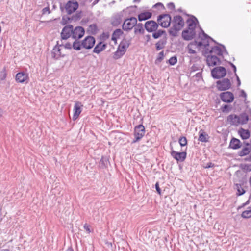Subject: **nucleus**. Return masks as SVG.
Here are the masks:
<instances>
[{
	"label": "nucleus",
	"mask_w": 251,
	"mask_h": 251,
	"mask_svg": "<svg viewBox=\"0 0 251 251\" xmlns=\"http://www.w3.org/2000/svg\"><path fill=\"white\" fill-rule=\"evenodd\" d=\"M172 27L169 30L170 35L176 36L177 32L184 26L185 23L182 17L180 15L175 16L172 21Z\"/></svg>",
	"instance_id": "nucleus-1"
},
{
	"label": "nucleus",
	"mask_w": 251,
	"mask_h": 251,
	"mask_svg": "<svg viewBox=\"0 0 251 251\" xmlns=\"http://www.w3.org/2000/svg\"><path fill=\"white\" fill-rule=\"evenodd\" d=\"M202 40H206V43H202L201 42H198L194 41L187 46L188 52L190 54H196V51L193 49V46H195L197 47H200L202 46H204V48L206 49L207 47L209 46V40H211L216 44H218L213 39L208 36L206 33L203 32V37H202Z\"/></svg>",
	"instance_id": "nucleus-2"
},
{
	"label": "nucleus",
	"mask_w": 251,
	"mask_h": 251,
	"mask_svg": "<svg viewBox=\"0 0 251 251\" xmlns=\"http://www.w3.org/2000/svg\"><path fill=\"white\" fill-rule=\"evenodd\" d=\"M129 45V43H127L126 41H122L118 46L117 50L114 52L113 58L115 60L121 58L126 53Z\"/></svg>",
	"instance_id": "nucleus-3"
},
{
	"label": "nucleus",
	"mask_w": 251,
	"mask_h": 251,
	"mask_svg": "<svg viewBox=\"0 0 251 251\" xmlns=\"http://www.w3.org/2000/svg\"><path fill=\"white\" fill-rule=\"evenodd\" d=\"M137 18L134 17H131L129 18H126L124 20L122 25V29L125 31L128 32L133 28L137 24Z\"/></svg>",
	"instance_id": "nucleus-4"
},
{
	"label": "nucleus",
	"mask_w": 251,
	"mask_h": 251,
	"mask_svg": "<svg viewBox=\"0 0 251 251\" xmlns=\"http://www.w3.org/2000/svg\"><path fill=\"white\" fill-rule=\"evenodd\" d=\"M157 21L159 25L164 28L168 27L172 20L171 16L168 14L159 15L157 17Z\"/></svg>",
	"instance_id": "nucleus-5"
},
{
	"label": "nucleus",
	"mask_w": 251,
	"mask_h": 251,
	"mask_svg": "<svg viewBox=\"0 0 251 251\" xmlns=\"http://www.w3.org/2000/svg\"><path fill=\"white\" fill-rule=\"evenodd\" d=\"M145 133V127L143 125L140 124L136 126L134 128V136L135 138L132 142V143H135L136 142L140 140L144 136Z\"/></svg>",
	"instance_id": "nucleus-6"
},
{
	"label": "nucleus",
	"mask_w": 251,
	"mask_h": 251,
	"mask_svg": "<svg viewBox=\"0 0 251 251\" xmlns=\"http://www.w3.org/2000/svg\"><path fill=\"white\" fill-rule=\"evenodd\" d=\"M226 74V70L224 67H216L211 70L212 76L215 79L223 78Z\"/></svg>",
	"instance_id": "nucleus-7"
},
{
	"label": "nucleus",
	"mask_w": 251,
	"mask_h": 251,
	"mask_svg": "<svg viewBox=\"0 0 251 251\" xmlns=\"http://www.w3.org/2000/svg\"><path fill=\"white\" fill-rule=\"evenodd\" d=\"M217 89L220 91H225L229 89L231 87V82L229 79L224 78L216 82Z\"/></svg>",
	"instance_id": "nucleus-8"
},
{
	"label": "nucleus",
	"mask_w": 251,
	"mask_h": 251,
	"mask_svg": "<svg viewBox=\"0 0 251 251\" xmlns=\"http://www.w3.org/2000/svg\"><path fill=\"white\" fill-rule=\"evenodd\" d=\"M159 24L153 20L147 21L144 25L145 29L148 32H153L158 29Z\"/></svg>",
	"instance_id": "nucleus-9"
},
{
	"label": "nucleus",
	"mask_w": 251,
	"mask_h": 251,
	"mask_svg": "<svg viewBox=\"0 0 251 251\" xmlns=\"http://www.w3.org/2000/svg\"><path fill=\"white\" fill-rule=\"evenodd\" d=\"M73 25H68L65 26L61 31V37L62 40H67L72 37Z\"/></svg>",
	"instance_id": "nucleus-10"
},
{
	"label": "nucleus",
	"mask_w": 251,
	"mask_h": 251,
	"mask_svg": "<svg viewBox=\"0 0 251 251\" xmlns=\"http://www.w3.org/2000/svg\"><path fill=\"white\" fill-rule=\"evenodd\" d=\"M84 32V29L81 26H76L75 28L73 27L72 37L75 40H78L83 36Z\"/></svg>",
	"instance_id": "nucleus-11"
},
{
	"label": "nucleus",
	"mask_w": 251,
	"mask_h": 251,
	"mask_svg": "<svg viewBox=\"0 0 251 251\" xmlns=\"http://www.w3.org/2000/svg\"><path fill=\"white\" fill-rule=\"evenodd\" d=\"M78 7V3L76 1L70 0L65 5V9L68 14L74 12Z\"/></svg>",
	"instance_id": "nucleus-12"
},
{
	"label": "nucleus",
	"mask_w": 251,
	"mask_h": 251,
	"mask_svg": "<svg viewBox=\"0 0 251 251\" xmlns=\"http://www.w3.org/2000/svg\"><path fill=\"white\" fill-rule=\"evenodd\" d=\"M172 151H171V155L177 161L183 162L186 158L187 153L185 151L177 152L174 150L172 147Z\"/></svg>",
	"instance_id": "nucleus-13"
},
{
	"label": "nucleus",
	"mask_w": 251,
	"mask_h": 251,
	"mask_svg": "<svg viewBox=\"0 0 251 251\" xmlns=\"http://www.w3.org/2000/svg\"><path fill=\"white\" fill-rule=\"evenodd\" d=\"M95 43V38L91 36H87L82 41V46L86 49H90L93 48Z\"/></svg>",
	"instance_id": "nucleus-14"
},
{
	"label": "nucleus",
	"mask_w": 251,
	"mask_h": 251,
	"mask_svg": "<svg viewBox=\"0 0 251 251\" xmlns=\"http://www.w3.org/2000/svg\"><path fill=\"white\" fill-rule=\"evenodd\" d=\"M220 45L222 47L223 49L219 46H216L211 48L209 51V53L211 54L213 53L219 56H223L225 54H227L228 52L225 49V46L222 45Z\"/></svg>",
	"instance_id": "nucleus-15"
},
{
	"label": "nucleus",
	"mask_w": 251,
	"mask_h": 251,
	"mask_svg": "<svg viewBox=\"0 0 251 251\" xmlns=\"http://www.w3.org/2000/svg\"><path fill=\"white\" fill-rule=\"evenodd\" d=\"M220 97L223 102L226 103H230L234 100L233 93L229 91L221 93L220 95Z\"/></svg>",
	"instance_id": "nucleus-16"
},
{
	"label": "nucleus",
	"mask_w": 251,
	"mask_h": 251,
	"mask_svg": "<svg viewBox=\"0 0 251 251\" xmlns=\"http://www.w3.org/2000/svg\"><path fill=\"white\" fill-rule=\"evenodd\" d=\"M196 34V30L190 29H186L182 32L183 39L186 41L191 40L193 39Z\"/></svg>",
	"instance_id": "nucleus-17"
},
{
	"label": "nucleus",
	"mask_w": 251,
	"mask_h": 251,
	"mask_svg": "<svg viewBox=\"0 0 251 251\" xmlns=\"http://www.w3.org/2000/svg\"><path fill=\"white\" fill-rule=\"evenodd\" d=\"M83 105H82L81 103L79 101H75V104L74 106V114L73 116V120L74 121L76 120L80 114L81 113L82 111V107Z\"/></svg>",
	"instance_id": "nucleus-18"
},
{
	"label": "nucleus",
	"mask_w": 251,
	"mask_h": 251,
	"mask_svg": "<svg viewBox=\"0 0 251 251\" xmlns=\"http://www.w3.org/2000/svg\"><path fill=\"white\" fill-rule=\"evenodd\" d=\"M206 62L208 66H214L221 63L219 58L215 55H208L206 57Z\"/></svg>",
	"instance_id": "nucleus-19"
},
{
	"label": "nucleus",
	"mask_w": 251,
	"mask_h": 251,
	"mask_svg": "<svg viewBox=\"0 0 251 251\" xmlns=\"http://www.w3.org/2000/svg\"><path fill=\"white\" fill-rule=\"evenodd\" d=\"M239 120L238 116L234 114L229 115L227 118V123L234 126H238L240 125Z\"/></svg>",
	"instance_id": "nucleus-20"
},
{
	"label": "nucleus",
	"mask_w": 251,
	"mask_h": 251,
	"mask_svg": "<svg viewBox=\"0 0 251 251\" xmlns=\"http://www.w3.org/2000/svg\"><path fill=\"white\" fill-rule=\"evenodd\" d=\"M60 46H58V44L54 47L51 51V56L55 59H59L60 57H63L64 55H62Z\"/></svg>",
	"instance_id": "nucleus-21"
},
{
	"label": "nucleus",
	"mask_w": 251,
	"mask_h": 251,
	"mask_svg": "<svg viewBox=\"0 0 251 251\" xmlns=\"http://www.w3.org/2000/svg\"><path fill=\"white\" fill-rule=\"evenodd\" d=\"M28 79V75L24 72H21L16 74V80L19 83H24Z\"/></svg>",
	"instance_id": "nucleus-22"
},
{
	"label": "nucleus",
	"mask_w": 251,
	"mask_h": 251,
	"mask_svg": "<svg viewBox=\"0 0 251 251\" xmlns=\"http://www.w3.org/2000/svg\"><path fill=\"white\" fill-rule=\"evenodd\" d=\"M197 23H198L197 19L195 16H192L191 18L188 19L186 21L188 25L187 29L196 30Z\"/></svg>",
	"instance_id": "nucleus-23"
},
{
	"label": "nucleus",
	"mask_w": 251,
	"mask_h": 251,
	"mask_svg": "<svg viewBox=\"0 0 251 251\" xmlns=\"http://www.w3.org/2000/svg\"><path fill=\"white\" fill-rule=\"evenodd\" d=\"M152 34V37L154 39H157L159 38H167V33L163 29H159L156 30L155 31H153Z\"/></svg>",
	"instance_id": "nucleus-24"
},
{
	"label": "nucleus",
	"mask_w": 251,
	"mask_h": 251,
	"mask_svg": "<svg viewBox=\"0 0 251 251\" xmlns=\"http://www.w3.org/2000/svg\"><path fill=\"white\" fill-rule=\"evenodd\" d=\"M167 42V38H162L155 43V48L157 50L164 49Z\"/></svg>",
	"instance_id": "nucleus-25"
},
{
	"label": "nucleus",
	"mask_w": 251,
	"mask_h": 251,
	"mask_svg": "<svg viewBox=\"0 0 251 251\" xmlns=\"http://www.w3.org/2000/svg\"><path fill=\"white\" fill-rule=\"evenodd\" d=\"M199 135L198 140L199 141L204 143L208 142L209 136L204 130L201 129L199 132Z\"/></svg>",
	"instance_id": "nucleus-26"
},
{
	"label": "nucleus",
	"mask_w": 251,
	"mask_h": 251,
	"mask_svg": "<svg viewBox=\"0 0 251 251\" xmlns=\"http://www.w3.org/2000/svg\"><path fill=\"white\" fill-rule=\"evenodd\" d=\"M106 47V45L102 42H100L95 47L93 50V52L99 54L102 51L104 50Z\"/></svg>",
	"instance_id": "nucleus-27"
},
{
	"label": "nucleus",
	"mask_w": 251,
	"mask_h": 251,
	"mask_svg": "<svg viewBox=\"0 0 251 251\" xmlns=\"http://www.w3.org/2000/svg\"><path fill=\"white\" fill-rule=\"evenodd\" d=\"M229 147L234 150L238 149L241 147V142L239 139L233 138L230 142Z\"/></svg>",
	"instance_id": "nucleus-28"
},
{
	"label": "nucleus",
	"mask_w": 251,
	"mask_h": 251,
	"mask_svg": "<svg viewBox=\"0 0 251 251\" xmlns=\"http://www.w3.org/2000/svg\"><path fill=\"white\" fill-rule=\"evenodd\" d=\"M238 134L243 140L247 139L249 138L250 136V132L249 130L244 129L243 128L239 129L238 130Z\"/></svg>",
	"instance_id": "nucleus-29"
},
{
	"label": "nucleus",
	"mask_w": 251,
	"mask_h": 251,
	"mask_svg": "<svg viewBox=\"0 0 251 251\" xmlns=\"http://www.w3.org/2000/svg\"><path fill=\"white\" fill-rule=\"evenodd\" d=\"M134 28V32L135 34L138 33L144 34L145 32L144 28L143 27V25L142 23H137L136 24Z\"/></svg>",
	"instance_id": "nucleus-30"
},
{
	"label": "nucleus",
	"mask_w": 251,
	"mask_h": 251,
	"mask_svg": "<svg viewBox=\"0 0 251 251\" xmlns=\"http://www.w3.org/2000/svg\"><path fill=\"white\" fill-rule=\"evenodd\" d=\"M122 17L123 15L122 13H119L117 14L113 19L112 24L114 26H117L119 25L123 21Z\"/></svg>",
	"instance_id": "nucleus-31"
},
{
	"label": "nucleus",
	"mask_w": 251,
	"mask_h": 251,
	"mask_svg": "<svg viewBox=\"0 0 251 251\" xmlns=\"http://www.w3.org/2000/svg\"><path fill=\"white\" fill-rule=\"evenodd\" d=\"M152 14L150 12H145L138 15V18L139 21H145L150 19L151 17Z\"/></svg>",
	"instance_id": "nucleus-32"
},
{
	"label": "nucleus",
	"mask_w": 251,
	"mask_h": 251,
	"mask_svg": "<svg viewBox=\"0 0 251 251\" xmlns=\"http://www.w3.org/2000/svg\"><path fill=\"white\" fill-rule=\"evenodd\" d=\"M240 122V125H244L247 123L249 120V117L248 114L246 113L241 114L238 116Z\"/></svg>",
	"instance_id": "nucleus-33"
},
{
	"label": "nucleus",
	"mask_w": 251,
	"mask_h": 251,
	"mask_svg": "<svg viewBox=\"0 0 251 251\" xmlns=\"http://www.w3.org/2000/svg\"><path fill=\"white\" fill-rule=\"evenodd\" d=\"M122 34H123V32L121 29H116L112 34V40H116Z\"/></svg>",
	"instance_id": "nucleus-34"
},
{
	"label": "nucleus",
	"mask_w": 251,
	"mask_h": 251,
	"mask_svg": "<svg viewBox=\"0 0 251 251\" xmlns=\"http://www.w3.org/2000/svg\"><path fill=\"white\" fill-rule=\"evenodd\" d=\"M241 217L244 219L251 218V207H249L246 210L244 211L241 214Z\"/></svg>",
	"instance_id": "nucleus-35"
},
{
	"label": "nucleus",
	"mask_w": 251,
	"mask_h": 251,
	"mask_svg": "<svg viewBox=\"0 0 251 251\" xmlns=\"http://www.w3.org/2000/svg\"><path fill=\"white\" fill-rule=\"evenodd\" d=\"M240 167L242 170V171L245 173H248L251 171V164H241L240 166Z\"/></svg>",
	"instance_id": "nucleus-36"
},
{
	"label": "nucleus",
	"mask_w": 251,
	"mask_h": 251,
	"mask_svg": "<svg viewBox=\"0 0 251 251\" xmlns=\"http://www.w3.org/2000/svg\"><path fill=\"white\" fill-rule=\"evenodd\" d=\"M235 188L237 189V195L238 196H241L245 193V190L243 189L241 184H236Z\"/></svg>",
	"instance_id": "nucleus-37"
},
{
	"label": "nucleus",
	"mask_w": 251,
	"mask_h": 251,
	"mask_svg": "<svg viewBox=\"0 0 251 251\" xmlns=\"http://www.w3.org/2000/svg\"><path fill=\"white\" fill-rule=\"evenodd\" d=\"M81 47H82V43H81L78 40H75L72 45V48L76 50H80Z\"/></svg>",
	"instance_id": "nucleus-38"
},
{
	"label": "nucleus",
	"mask_w": 251,
	"mask_h": 251,
	"mask_svg": "<svg viewBox=\"0 0 251 251\" xmlns=\"http://www.w3.org/2000/svg\"><path fill=\"white\" fill-rule=\"evenodd\" d=\"M250 150L249 148L244 147V148H243L242 149V150H241L240 151H239L238 155L240 156H245V155L248 154L250 153Z\"/></svg>",
	"instance_id": "nucleus-39"
},
{
	"label": "nucleus",
	"mask_w": 251,
	"mask_h": 251,
	"mask_svg": "<svg viewBox=\"0 0 251 251\" xmlns=\"http://www.w3.org/2000/svg\"><path fill=\"white\" fill-rule=\"evenodd\" d=\"M7 76V73L6 71V69L4 67L2 71L0 72V80H4L6 79Z\"/></svg>",
	"instance_id": "nucleus-40"
},
{
	"label": "nucleus",
	"mask_w": 251,
	"mask_h": 251,
	"mask_svg": "<svg viewBox=\"0 0 251 251\" xmlns=\"http://www.w3.org/2000/svg\"><path fill=\"white\" fill-rule=\"evenodd\" d=\"M178 142L181 147L185 146L187 144V140L185 137H180Z\"/></svg>",
	"instance_id": "nucleus-41"
},
{
	"label": "nucleus",
	"mask_w": 251,
	"mask_h": 251,
	"mask_svg": "<svg viewBox=\"0 0 251 251\" xmlns=\"http://www.w3.org/2000/svg\"><path fill=\"white\" fill-rule=\"evenodd\" d=\"M164 57V51H162L160 52L158 54V55L155 60V63L157 64V62H160L163 59Z\"/></svg>",
	"instance_id": "nucleus-42"
},
{
	"label": "nucleus",
	"mask_w": 251,
	"mask_h": 251,
	"mask_svg": "<svg viewBox=\"0 0 251 251\" xmlns=\"http://www.w3.org/2000/svg\"><path fill=\"white\" fill-rule=\"evenodd\" d=\"M177 57L175 56L171 57L168 60L169 63L171 65H175L177 63Z\"/></svg>",
	"instance_id": "nucleus-43"
},
{
	"label": "nucleus",
	"mask_w": 251,
	"mask_h": 251,
	"mask_svg": "<svg viewBox=\"0 0 251 251\" xmlns=\"http://www.w3.org/2000/svg\"><path fill=\"white\" fill-rule=\"evenodd\" d=\"M82 16V12H79L75 14V15L74 17V19L75 21L79 20Z\"/></svg>",
	"instance_id": "nucleus-44"
},
{
	"label": "nucleus",
	"mask_w": 251,
	"mask_h": 251,
	"mask_svg": "<svg viewBox=\"0 0 251 251\" xmlns=\"http://www.w3.org/2000/svg\"><path fill=\"white\" fill-rule=\"evenodd\" d=\"M221 110L222 112H229L230 109L229 108V106L228 105H225L222 107Z\"/></svg>",
	"instance_id": "nucleus-45"
},
{
	"label": "nucleus",
	"mask_w": 251,
	"mask_h": 251,
	"mask_svg": "<svg viewBox=\"0 0 251 251\" xmlns=\"http://www.w3.org/2000/svg\"><path fill=\"white\" fill-rule=\"evenodd\" d=\"M83 227L84 228V229L88 233H90L91 231L90 230V225H89L88 224H87V223H85L84 225V226H83Z\"/></svg>",
	"instance_id": "nucleus-46"
},
{
	"label": "nucleus",
	"mask_w": 251,
	"mask_h": 251,
	"mask_svg": "<svg viewBox=\"0 0 251 251\" xmlns=\"http://www.w3.org/2000/svg\"><path fill=\"white\" fill-rule=\"evenodd\" d=\"M167 6L168 8H169V9H171V10H174L175 8V4L173 2H170V3H168Z\"/></svg>",
	"instance_id": "nucleus-47"
},
{
	"label": "nucleus",
	"mask_w": 251,
	"mask_h": 251,
	"mask_svg": "<svg viewBox=\"0 0 251 251\" xmlns=\"http://www.w3.org/2000/svg\"><path fill=\"white\" fill-rule=\"evenodd\" d=\"M46 13H48V14L50 13V11L49 7H45L42 10V13L43 14H46Z\"/></svg>",
	"instance_id": "nucleus-48"
},
{
	"label": "nucleus",
	"mask_w": 251,
	"mask_h": 251,
	"mask_svg": "<svg viewBox=\"0 0 251 251\" xmlns=\"http://www.w3.org/2000/svg\"><path fill=\"white\" fill-rule=\"evenodd\" d=\"M105 162H107V159L105 157L102 156L100 160V164L105 166Z\"/></svg>",
	"instance_id": "nucleus-49"
},
{
	"label": "nucleus",
	"mask_w": 251,
	"mask_h": 251,
	"mask_svg": "<svg viewBox=\"0 0 251 251\" xmlns=\"http://www.w3.org/2000/svg\"><path fill=\"white\" fill-rule=\"evenodd\" d=\"M155 188H156V191L157 192V193L159 194V195H161V190L159 187V183L158 182H156V184H155Z\"/></svg>",
	"instance_id": "nucleus-50"
},
{
	"label": "nucleus",
	"mask_w": 251,
	"mask_h": 251,
	"mask_svg": "<svg viewBox=\"0 0 251 251\" xmlns=\"http://www.w3.org/2000/svg\"><path fill=\"white\" fill-rule=\"evenodd\" d=\"M198 70V67L195 64H194L191 67V72H195Z\"/></svg>",
	"instance_id": "nucleus-51"
},
{
	"label": "nucleus",
	"mask_w": 251,
	"mask_h": 251,
	"mask_svg": "<svg viewBox=\"0 0 251 251\" xmlns=\"http://www.w3.org/2000/svg\"><path fill=\"white\" fill-rule=\"evenodd\" d=\"M240 96L244 97L245 99L247 98V94L244 90H241V94Z\"/></svg>",
	"instance_id": "nucleus-52"
},
{
	"label": "nucleus",
	"mask_w": 251,
	"mask_h": 251,
	"mask_svg": "<svg viewBox=\"0 0 251 251\" xmlns=\"http://www.w3.org/2000/svg\"><path fill=\"white\" fill-rule=\"evenodd\" d=\"M235 75L236 76V80H237V86L239 87L240 86V85H241L240 80L239 77H238V76L237 75L236 73H235Z\"/></svg>",
	"instance_id": "nucleus-53"
},
{
	"label": "nucleus",
	"mask_w": 251,
	"mask_h": 251,
	"mask_svg": "<svg viewBox=\"0 0 251 251\" xmlns=\"http://www.w3.org/2000/svg\"><path fill=\"white\" fill-rule=\"evenodd\" d=\"M64 47L66 49H71L72 48V45L70 43H67Z\"/></svg>",
	"instance_id": "nucleus-54"
},
{
	"label": "nucleus",
	"mask_w": 251,
	"mask_h": 251,
	"mask_svg": "<svg viewBox=\"0 0 251 251\" xmlns=\"http://www.w3.org/2000/svg\"><path fill=\"white\" fill-rule=\"evenodd\" d=\"M214 164H213L211 162H209L208 163H207L206 165L204 167L205 168H211V167H213L214 166Z\"/></svg>",
	"instance_id": "nucleus-55"
},
{
	"label": "nucleus",
	"mask_w": 251,
	"mask_h": 251,
	"mask_svg": "<svg viewBox=\"0 0 251 251\" xmlns=\"http://www.w3.org/2000/svg\"><path fill=\"white\" fill-rule=\"evenodd\" d=\"M229 64L230 65V66L232 67V68H233V71H234V74H235V73H236V67L235 66V65H234L231 62H229Z\"/></svg>",
	"instance_id": "nucleus-56"
},
{
	"label": "nucleus",
	"mask_w": 251,
	"mask_h": 251,
	"mask_svg": "<svg viewBox=\"0 0 251 251\" xmlns=\"http://www.w3.org/2000/svg\"><path fill=\"white\" fill-rule=\"evenodd\" d=\"M158 6H160L162 8H164V6L163 5V4L161 3H156L155 4H154L153 6V7H158Z\"/></svg>",
	"instance_id": "nucleus-57"
},
{
	"label": "nucleus",
	"mask_w": 251,
	"mask_h": 251,
	"mask_svg": "<svg viewBox=\"0 0 251 251\" xmlns=\"http://www.w3.org/2000/svg\"><path fill=\"white\" fill-rule=\"evenodd\" d=\"M89 27L92 29H94L95 30L97 29V26L95 24L90 25Z\"/></svg>",
	"instance_id": "nucleus-58"
},
{
	"label": "nucleus",
	"mask_w": 251,
	"mask_h": 251,
	"mask_svg": "<svg viewBox=\"0 0 251 251\" xmlns=\"http://www.w3.org/2000/svg\"><path fill=\"white\" fill-rule=\"evenodd\" d=\"M146 38L147 39V42H149L151 40V35L149 34L146 35Z\"/></svg>",
	"instance_id": "nucleus-59"
},
{
	"label": "nucleus",
	"mask_w": 251,
	"mask_h": 251,
	"mask_svg": "<svg viewBox=\"0 0 251 251\" xmlns=\"http://www.w3.org/2000/svg\"><path fill=\"white\" fill-rule=\"evenodd\" d=\"M201 32H202V35H201V42L202 43H206L207 40H203L202 39V37H203V32H204V31L202 30H201Z\"/></svg>",
	"instance_id": "nucleus-60"
},
{
	"label": "nucleus",
	"mask_w": 251,
	"mask_h": 251,
	"mask_svg": "<svg viewBox=\"0 0 251 251\" xmlns=\"http://www.w3.org/2000/svg\"><path fill=\"white\" fill-rule=\"evenodd\" d=\"M65 251H74L73 248L70 246L67 248V249Z\"/></svg>",
	"instance_id": "nucleus-61"
},
{
	"label": "nucleus",
	"mask_w": 251,
	"mask_h": 251,
	"mask_svg": "<svg viewBox=\"0 0 251 251\" xmlns=\"http://www.w3.org/2000/svg\"><path fill=\"white\" fill-rule=\"evenodd\" d=\"M100 0H95L93 1V2L92 5H95V4H96L97 3H98L99 2V1H100Z\"/></svg>",
	"instance_id": "nucleus-62"
},
{
	"label": "nucleus",
	"mask_w": 251,
	"mask_h": 251,
	"mask_svg": "<svg viewBox=\"0 0 251 251\" xmlns=\"http://www.w3.org/2000/svg\"><path fill=\"white\" fill-rule=\"evenodd\" d=\"M196 76L197 77H201V73H198L196 74Z\"/></svg>",
	"instance_id": "nucleus-63"
},
{
	"label": "nucleus",
	"mask_w": 251,
	"mask_h": 251,
	"mask_svg": "<svg viewBox=\"0 0 251 251\" xmlns=\"http://www.w3.org/2000/svg\"><path fill=\"white\" fill-rule=\"evenodd\" d=\"M249 184H250V186L251 187V176H250V177L249 178Z\"/></svg>",
	"instance_id": "nucleus-64"
}]
</instances>
